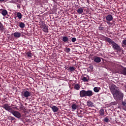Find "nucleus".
<instances>
[{
	"mask_svg": "<svg viewBox=\"0 0 126 126\" xmlns=\"http://www.w3.org/2000/svg\"><path fill=\"white\" fill-rule=\"evenodd\" d=\"M110 91L116 101H121L124 99V94L119 91V88L115 85H112L110 88Z\"/></svg>",
	"mask_w": 126,
	"mask_h": 126,
	"instance_id": "nucleus-1",
	"label": "nucleus"
},
{
	"mask_svg": "<svg viewBox=\"0 0 126 126\" xmlns=\"http://www.w3.org/2000/svg\"><path fill=\"white\" fill-rule=\"evenodd\" d=\"M106 42H108L109 44L112 45V47L113 48L114 50L115 51H121V46L120 45H118V44L116 43L115 41H113L111 38L106 37L105 38Z\"/></svg>",
	"mask_w": 126,
	"mask_h": 126,
	"instance_id": "nucleus-2",
	"label": "nucleus"
},
{
	"mask_svg": "<svg viewBox=\"0 0 126 126\" xmlns=\"http://www.w3.org/2000/svg\"><path fill=\"white\" fill-rule=\"evenodd\" d=\"M94 93L91 90L85 91L82 90L80 92V97H91L93 96Z\"/></svg>",
	"mask_w": 126,
	"mask_h": 126,
	"instance_id": "nucleus-3",
	"label": "nucleus"
},
{
	"mask_svg": "<svg viewBox=\"0 0 126 126\" xmlns=\"http://www.w3.org/2000/svg\"><path fill=\"white\" fill-rule=\"evenodd\" d=\"M2 107L4 109H5L6 111L9 112L11 113V112L13 111L12 110V108L11 107V105H10L9 104H8V103H6L3 104Z\"/></svg>",
	"mask_w": 126,
	"mask_h": 126,
	"instance_id": "nucleus-4",
	"label": "nucleus"
},
{
	"mask_svg": "<svg viewBox=\"0 0 126 126\" xmlns=\"http://www.w3.org/2000/svg\"><path fill=\"white\" fill-rule=\"evenodd\" d=\"M22 96L23 98H26V99H28V97H30L31 96V92L26 91L22 93Z\"/></svg>",
	"mask_w": 126,
	"mask_h": 126,
	"instance_id": "nucleus-5",
	"label": "nucleus"
},
{
	"mask_svg": "<svg viewBox=\"0 0 126 126\" xmlns=\"http://www.w3.org/2000/svg\"><path fill=\"white\" fill-rule=\"evenodd\" d=\"M11 114H12V115L16 118H17V119H20V118H21V114L18 111L13 110V111L11 112Z\"/></svg>",
	"mask_w": 126,
	"mask_h": 126,
	"instance_id": "nucleus-6",
	"label": "nucleus"
},
{
	"mask_svg": "<svg viewBox=\"0 0 126 126\" xmlns=\"http://www.w3.org/2000/svg\"><path fill=\"white\" fill-rule=\"evenodd\" d=\"M118 73L126 75V67H121L118 70Z\"/></svg>",
	"mask_w": 126,
	"mask_h": 126,
	"instance_id": "nucleus-7",
	"label": "nucleus"
},
{
	"mask_svg": "<svg viewBox=\"0 0 126 126\" xmlns=\"http://www.w3.org/2000/svg\"><path fill=\"white\" fill-rule=\"evenodd\" d=\"M106 22L107 24H110V21L113 20V16L112 15H108L106 17Z\"/></svg>",
	"mask_w": 126,
	"mask_h": 126,
	"instance_id": "nucleus-8",
	"label": "nucleus"
},
{
	"mask_svg": "<svg viewBox=\"0 0 126 126\" xmlns=\"http://www.w3.org/2000/svg\"><path fill=\"white\" fill-rule=\"evenodd\" d=\"M71 108L72 110L75 111V110H77V109L79 108V105L77 103H72L71 105Z\"/></svg>",
	"mask_w": 126,
	"mask_h": 126,
	"instance_id": "nucleus-9",
	"label": "nucleus"
},
{
	"mask_svg": "<svg viewBox=\"0 0 126 126\" xmlns=\"http://www.w3.org/2000/svg\"><path fill=\"white\" fill-rule=\"evenodd\" d=\"M93 61H94V62L96 63H101V58L98 56H94L93 58Z\"/></svg>",
	"mask_w": 126,
	"mask_h": 126,
	"instance_id": "nucleus-10",
	"label": "nucleus"
},
{
	"mask_svg": "<svg viewBox=\"0 0 126 126\" xmlns=\"http://www.w3.org/2000/svg\"><path fill=\"white\" fill-rule=\"evenodd\" d=\"M41 28L42 29V30L44 32H45V33H48V31H49V29L48 28V26L47 25H43Z\"/></svg>",
	"mask_w": 126,
	"mask_h": 126,
	"instance_id": "nucleus-11",
	"label": "nucleus"
},
{
	"mask_svg": "<svg viewBox=\"0 0 126 126\" xmlns=\"http://www.w3.org/2000/svg\"><path fill=\"white\" fill-rule=\"evenodd\" d=\"M13 36L15 37V38H20L21 36V33L19 32H15L14 33Z\"/></svg>",
	"mask_w": 126,
	"mask_h": 126,
	"instance_id": "nucleus-12",
	"label": "nucleus"
},
{
	"mask_svg": "<svg viewBox=\"0 0 126 126\" xmlns=\"http://www.w3.org/2000/svg\"><path fill=\"white\" fill-rule=\"evenodd\" d=\"M62 40L63 42H64V43H67V42L69 41V38L67 36H63L62 37Z\"/></svg>",
	"mask_w": 126,
	"mask_h": 126,
	"instance_id": "nucleus-13",
	"label": "nucleus"
},
{
	"mask_svg": "<svg viewBox=\"0 0 126 126\" xmlns=\"http://www.w3.org/2000/svg\"><path fill=\"white\" fill-rule=\"evenodd\" d=\"M87 105L88 107H94V104L90 100H88L87 102Z\"/></svg>",
	"mask_w": 126,
	"mask_h": 126,
	"instance_id": "nucleus-14",
	"label": "nucleus"
},
{
	"mask_svg": "<svg viewBox=\"0 0 126 126\" xmlns=\"http://www.w3.org/2000/svg\"><path fill=\"white\" fill-rule=\"evenodd\" d=\"M51 109H52V111L54 112V113H57V112L59 111V108H58V107L56 106H53L51 107Z\"/></svg>",
	"mask_w": 126,
	"mask_h": 126,
	"instance_id": "nucleus-15",
	"label": "nucleus"
},
{
	"mask_svg": "<svg viewBox=\"0 0 126 126\" xmlns=\"http://www.w3.org/2000/svg\"><path fill=\"white\" fill-rule=\"evenodd\" d=\"M77 12L79 14H82V13H83V9H82V8H79L77 10Z\"/></svg>",
	"mask_w": 126,
	"mask_h": 126,
	"instance_id": "nucleus-16",
	"label": "nucleus"
},
{
	"mask_svg": "<svg viewBox=\"0 0 126 126\" xmlns=\"http://www.w3.org/2000/svg\"><path fill=\"white\" fill-rule=\"evenodd\" d=\"M74 88L76 90H79V89H80V86L78 84H76L74 85Z\"/></svg>",
	"mask_w": 126,
	"mask_h": 126,
	"instance_id": "nucleus-17",
	"label": "nucleus"
},
{
	"mask_svg": "<svg viewBox=\"0 0 126 126\" xmlns=\"http://www.w3.org/2000/svg\"><path fill=\"white\" fill-rule=\"evenodd\" d=\"M17 16L18 17V18L19 19H21V18H22V14H21V13L19 12H17Z\"/></svg>",
	"mask_w": 126,
	"mask_h": 126,
	"instance_id": "nucleus-18",
	"label": "nucleus"
},
{
	"mask_svg": "<svg viewBox=\"0 0 126 126\" xmlns=\"http://www.w3.org/2000/svg\"><path fill=\"white\" fill-rule=\"evenodd\" d=\"M1 14L3 15V16H5L7 14V11L6 10L4 9L1 11Z\"/></svg>",
	"mask_w": 126,
	"mask_h": 126,
	"instance_id": "nucleus-19",
	"label": "nucleus"
},
{
	"mask_svg": "<svg viewBox=\"0 0 126 126\" xmlns=\"http://www.w3.org/2000/svg\"><path fill=\"white\" fill-rule=\"evenodd\" d=\"M99 114L100 116H104V115H105V111H104V109H101L99 111Z\"/></svg>",
	"mask_w": 126,
	"mask_h": 126,
	"instance_id": "nucleus-20",
	"label": "nucleus"
},
{
	"mask_svg": "<svg viewBox=\"0 0 126 126\" xmlns=\"http://www.w3.org/2000/svg\"><path fill=\"white\" fill-rule=\"evenodd\" d=\"M103 122H105V123H109L110 122V120L109 119V117L107 116L103 120Z\"/></svg>",
	"mask_w": 126,
	"mask_h": 126,
	"instance_id": "nucleus-21",
	"label": "nucleus"
},
{
	"mask_svg": "<svg viewBox=\"0 0 126 126\" xmlns=\"http://www.w3.org/2000/svg\"><path fill=\"white\" fill-rule=\"evenodd\" d=\"M67 70H69V71H74V70H75V68L73 66L69 67Z\"/></svg>",
	"mask_w": 126,
	"mask_h": 126,
	"instance_id": "nucleus-22",
	"label": "nucleus"
},
{
	"mask_svg": "<svg viewBox=\"0 0 126 126\" xmlns=\"http://www.w3.org/2000/svg\"><path fill=\"white\" fill-rule=\"evenodd\" d=\"M20 28H24L25 27V24L23 22H20L19 24Z\"/></svg>",
	"mask_w": 126,
	"mask_h": 126,
	"instance_id": "nucleus-23",
	"label": "nucleus"
},
{
	"mask_svg": "<svg viewBox=\"0 0 126 126\" xmlns=\"http://www.w3.org/2000/svg\"><path fill=\"white\" fill-rule=\"evenodd\" d=\"M94 92L97 93L100 91V88L95 87L94 88Z\"/></svg>",
	"mask_w": 126,
	"mask_h": 126,
	"instance_id": "nucleus-24",
	"label": "nucleus"
},
{
	"mask_svg": "<svg viewBox=\"0 0 126 126\" xmlns=\"http://www.w3.org/2000/svg\"><path fill=\"white\" fill-rule=\"evenodd\" d=\"M26 55L29 58H32V53L31 52H27Z\"/></svg>",
	"mask_w": 126,
	"mask_h": 126,
	"instance_id": "nucleus-25",
	"label": "nucleus"
},
{
	"mask_svg": "<svg viewBox=\"0 0 126 126\" xmlns=\"http://www.w3.org/2000/svg\"><path fill=\"white\" fill-rule=\"evenodd\" d=\"M82 80H83V81H84V82H88V79H87V78L85 77H83L82 79Z\"/></svg>",
	"mask_w": 126,
	"mask_h": 126,
	"instance_id": "nucleus-26",
	"label": "nucleus"
},
{
	"mask_svg": "<svg viewBox=\"0 0 126 126\" xmlns=\"http://www.w3.org/2000/svg\"><path fill=\"white\" fill-rule=\"evenodd\" d=\"M0 30H3V25L1 24V22L0 21Z\"/></svg>",
	"mask_w": 126,
	"mask_h": 126,
	"instance_id": "nucleus-27",
	"label": "nucleus"
},
{
	"mask_svg": "<svg viewBox=\"0 0 126 126\" xmlns=\"http://www.w3.org/2000/svg\"><path fill=\"white\" fill-rule=\"evenodd\" d=\"M116 104H117V102H116L115 101L112 102L110 103V105L111 106H116Z\"/></svg>",
	"mask_w": 126,
	"mask_h": 126,
	"instance_id": "nucleus-28",
	"label": "nucleus"
},
{
	"mask_svg": "<svg viewBox=\"0 0 126 126\" xmlns=\"http://www.w3.org/2000/svg\"><path fill=\"white\" fill-rule=\"evenodd\" d=\"M123 106H126V99H125L124 101H122Z\"/></svg>",
	"mask_w": 126,
	"mask_h": 126,
	"instance_id": "nucleus-29",
	"label": "nucleus"
},
{
	"mask_svg": "<svg viewBox=\"0 0 126 126\" xmlns=\"http://www.w3.org/2000/svg\"><path fill=\"white\" fill-rule=\"evenodd\" d=\"M76 41V38L75 37H73L71 39V41L74 42H75Z\"/></svg>",
	"mask_w": 126,
	"mask_h": 126,
	"instance_id": "nucleus-30",
	"label": "nucleus"
},
{
	"mask_svg": "<svg viewBox=\"0 0 126 126\" xmlns=\"http://www.w3.org/2000/svg\"><path fill=\"white\" fill-rule=\"evenodd\" d=\"M66 52L67 53H68V52H70V48H66Z\"/></svg>",
	"mask_w": 126,
	"mask_h": 126,
	"instance_id": "nucleus-31",
	"label": "nucleus"
},
{
	"mask_svg": "<svg viewBox=\"0 0 126 126\" xmlns=\"http://www.w3.org/2000/svg\"><path fill=\"white\" fill-rule=\"evenodd\" d=\"M11 107H13L12 109H16V108H17L16 105H14L13 104H11Z\"/></svg>",
	"mask_w": 126,
	"mask_h": 126,
	"instance_id": "nucleus-32",
	"label": "nucleus"
},
{
	"mask_svg": "<svg viewBox=\"0 0 126 126\" xmlns=\"http://www.w3.org/2000/svg\"><path fill=\"white\" fill-rule=\"evenodd\" d=\"M122 43H123V44H124V45L126 46V40H123L122 41Z\"/></svg>",
	"mask_w": 126,
	"mask_h": 126,
	"instance_id": "nucleus-33",
	"label": "nucleus"
},
{
	"mask_svg": "<svg viewBox=\"0 0 126 126\" xmlns=\"http://www.w3.org/2000/svg\"><path fill=\"white\" fill-rule=\"evenodd\" d=\"M99 30H104V27H99L98 28Z\"/></svg>",
	"mask_w": 126,
	"mask_h": 126,
	"instance_id": "nucleus-34",
	"label": "nucleus"
},
{
	"mask_svg": "<svg viewBox=\"0 0 126 126\" xmlns=\"http://www.w3.org/2000/svg\"><path fill=\"white\" fill-rule=\"evenodd\" d=\"M123 109L125 110V111H126V105H123Z\"/></svg>",
	"mask_w": 126,
	"mask_h": 126,
	"instance_id": "nucleus-35",
	"label": "nucleus"
},
{
	"mask_svg": "<svg viewBox=\"0 0 126 126\" xmlns=\"http://www.w3.org/2000/svg\"><path fill=\"white\" fill-rule=\"evenodd\" d=\"M0 1H4V0H0Z\"/></svg>",
	"mask_w": 126,
	"mask_h": 126,
	"instance_id": "nucleus-36",
	"label": "nucleus"
}]
</instances>
